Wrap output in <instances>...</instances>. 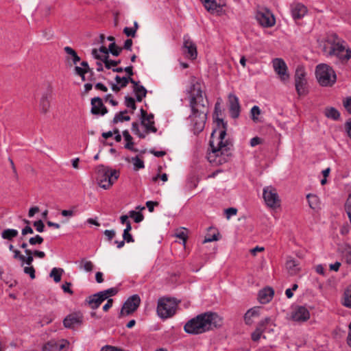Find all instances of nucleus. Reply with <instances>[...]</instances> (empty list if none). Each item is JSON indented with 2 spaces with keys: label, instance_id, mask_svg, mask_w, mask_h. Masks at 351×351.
<instances>
[{
  "label": "nucleus",
  "instance_id": "obj_1",
  "mask_svg": "<svg viewBox=\"0 0 351 351\" xmlns=\"http://www.w3.org/2000/svg\"><path fill=\"white\" fill-rule=\"evenodd\" d=\"M189 108L191 119L194 130L197 132L203 130L208 113V101L206 96L204 97L201 84L197 80H193L189 90Z\"/></svg>",
  "mask_w": 351,
  "mask_h": 351
},
{
  "label": "nucleus",
  "instance_id": "obj_2",
  "mask_svg": "<svg viewBox=\"0 0 351 351\" xmlns=\"http://www.w3.org/2000/svg\"><path fill=\"white\" fill-rule=\"evenodd\" d=\"M222 319L216 313L208 311L189 319L184 326V330L189 335H200L221 326Z\"/></svg>",
  "mask_w": 351,
  "mask_h": 351
},
{
  "label": "nucleus",
  "instance_id": "obj_3",
  "mask_svg": "<svg viewBox=\"0 0 351 351\" xmlns=\"http://www.w3.org/2000/svg\"><path fill=\"white\" fill-rule=\"evenodd\" d=\"M217 124L221 125L222 128L219 131V137L216 139V143L213 137V132L211 134V140L210 141V147L211 152L208 154L207 158L210 163L215 165L221 164L226 161L223 156H228L229 152L232 147L231 141L224 140L226 136L228 123L224 122L222 119H217Z\"/></svg>",
  "mask_w": 351,
  "mask_h": 351
},
{
  "label": "nucleus",
  "instance_id": "obj_4",
  "mask_svg": "<svg viewBox=\"0 0 351 351\" xmlns=\"http://www.w3.org/2000/svg\"><path fill=\"white\" fill-rule=\"evenodd\" d=\"M97 174V184L104 189H108L111 187L119 176L118 171L111 169L103 165L98 166Z\"/></svg>",
  "mask_w": 351,
  "mask_h": 351
},
{
  "label": "nucleus",
  "instance_id": "obj_5",
  "mask_svg": "<svg viewBox=\"0 0 351 351\" xmlns=\"http://www.w3.org/2000/svg\"><path fill=\"white\" fill-rule=\"evenodd\" d=\"M315 75L318 82L322 86H331L337 80L332 68L326 64H319L316 66Z\"/></svg>",
  "mask_w": 351,
  "mask_h": 351
},
{
  "label": "nucleus",
  "instance_id": "obj_6",
  "mask_svg": "<svg viewBox=\"0 0 351 351\" xmlns=\"http://www.w3.org/2000/svg\"><path fill=\"white\" fill-rule=\"evenodd\" d=\"M178 303L174 298H161L158 301L157 313L160 317L167 319L172 317L176 311Z\"/></svg>",
  "mask_w": 351,
  "mask_h": 351
},
{
  "label": "nucleus",
  "instance_id": "obj_7",
  "mask_svg": "<svg viewBox=\"0 0 351 351\" xmlns=\"http://www.w3.org/2000/svg\"><path fill=\"white\" fill-rule=\"evenodd\" d=\"M141 124L145 128L147 134L156 133L157 128L154 126V116L152 113L148 114L143 108L141 109Z\"/></svg>",
  "mask_w": 351,
  "mask_h": 351
},
{
  "label": "nucleus",
  "instance_id": "obj_8",
  "mask_svg": "<svg viewBox=\"0 0 351 351\" xmlns=\"http://www.w3.org/2000/svg\"><path fill=\"white\" fill-rule=\"evenodd\" d=\"M263 195L266 204L269 207H276L279 202V197L276 189L271 186L263 189Z\"/></svg>",
  "mask_w": 351,
  "mask_h": 351
},
{
  "label": "nucleus",
  "instance_id": "obj_9",
  "mask_svg": "<svg viewBox=\"0 0 351 351\" xmlns=\"http://www.w3.org/2000/svg\"><path fill=\"white\" fill-rule=\"evenodd\" d=\"M256 19L261 25L270 27L275 25L276 20L273 14L268 10H260L256 14Z\"/></svg>",
  "mask_w": 351,
  "mask_h": 351
},
{
  "label": "nucleus",
  "instance_id": "obj_10",
  "mask_svg": "<svg viewBox=\"0 0 351 351\" xmlns=\"http://www.w3.org/2000/svg\"><path fill=\"white\" fill-rule=\"evenodd\" d=\"M83 320V314L81 312H75L66 316L63 320V325L66 328L74 329L81 326Z\"/></svg>",
  "mask_w": 351,
  "mask_h": 351
},
{
  "label": "nucleus",
  "instance_id": "obj_11",
  "mask_svg": "<svg viewBox=\"0 0 351 351\" xmlns=\"http://www.w3.org/2000/svg\"><path fill=\"white\" fill-rule=\"evenodd\" d=\"M141 303L140 297L135 294L130 297L123 304L121 311V315H130L134 312Z\"/></svg>",
  "mask_w": 351,
  "mask_h": 351
},
{
  "label": "nucleus",
  "instance_id": "obj_12",
  "mask_svg": "<svg viewBox=\"0 0 351 351\" xmlns=\"http://www.w3.org/2000/svg\"><path fill=\"white\" fill-rule=\"evenodd\" d=\"M205 9L211 14L219 15L222 12V7L225 0H200Z\"/></svg>",
  "mask_w": 351,
  "mask_h": 351
},
{
  "label": "nucleus",
  "instance_id": "obj_13",
  "mask_svg": "<svg viewBox=\"0 0 351 351\" xmlns=\"http://www.w3.org/2000/svg\"><path fill=\"white\" fill-rule=\"evenodd\" d=\"M310 318V312L306 306H296L293 308L291 319L297 322H304Z\"/></svg>",
  "mask_w": 351,
  "mask_h": 351
},
{
  "label": "nucleus",
  "instance_id": "obj_14",
  "mask_svg": "<svg viewBox=\"0 0 351 351\" xmlns=\"http://www.w3.org/2000/svg\"><path fill=\"white\" fill-rule=\"evenodd\" d=\"M330 54L336 56L341 61L347 62L351 58V49L339 43L335 44L330 51Z\"/></svg>",
  "mask_w": 351,
  "mask_h": 351
},
{
  "label": "nucleus",
  "instance_id": "obj_15",
  "mask_svg": "<svg viewBox=\"0 0 351 351\" xmlns=\"http://www.w3.org/2000/svg\"><path fill=\"white\" fill-rule=\"evenodd\" d=\"M273 66L275 72L279 75L282 81L288 80L289 75L287 73V66L285 62L282 59H274L273 60Z\"/></svg>",
  "mask_w": 351,
  "mask_h": 351
},
{
  "label": "nucleus",
  "instance_id": "obj_16",
  "mask_svg": "<svg viewBox=\"0 0 351 351\" xmlns=\"http://www.w3.org/2000/svg\"><path fill=\"white\" fill-rule=\"evenodd\" d=\"M228 108L230 117L235 119L240 115L241 106L239 104V98L233 94L228 95Z\"/></svg>",
  "mask_w": 351,
  "mask_h": 351
},
{
  "label": "nucleus",
  "instance_id": "obj_17",
  "mask_svg": "<svg viewBox=\"0 0 351 351\" xmlns=\"http://www.w3.org/2000/svg\"><path fill=\"white\" fill-rule=\"evenodd\" d=\"M91 110L90 112L95 115L104 116L108 113V109L104 106L101 98L95 97L91 99L90 101Z\"/></svg>",
  "mask_w": 351,
  "mask_h": 351
},
{
  "label": "nucleus",
  "instance_id": "obj_18",
  "mask_svg": "<svg viewBox=\"0 0 351 351\" xmlns=\"http://www.w3.org/2000/svg\"><path fill=\"white\" fill-rule=\"evenodd\" d=\"M183 47L186 49V56L195 60L197 56V47L195 44L191 40L189 36L184 35L183 37Z\"/></svg>",
  "mask_w": 351,
  "mask_h": 351
},
{
  "label": "nucleus",
  "instance_id": "obj_19",
  "mask_svg": "<svg viewBox=\"0 0 351 351\" xmlns=\"http://www.w3.org/2000/svg\"><path fill=\"white\" fill-rule=\"evenodd\" d=\"M92 56L94 58L101 60L104 63L105 67L108 69H110L112 68V66H116L119 64L121 63V60H109V56L108 55H100L98 54V51L97 49H93L91 52Z\"/></svg>",
  "mask_w": 351,
  "mask_h": 351
},
{
  "label": "nucleus",
  "instance_id": "obj_20",
  "mask_svg": "<svg viewBox=\"0 0 351 351\" xmlns=\"http://www.w3.org/2000/svg\"><path fill=\"white\" fill-rule=\"evenodd\" d=\"M292 17L296 20L302 18L307 12V8L301 3L293 2L290 5Z\"/></svg>",
  "mask_w": 351,
  "mask_h": 351
},
{
  "label": "nucleus",
  "instance_id": "obj_21",
  "mask_svg": "<svg viewBox=\"0 0 351 351\" xmlns=\"http://www.w3.org/2000/svg\"><path fill=\"white\" fill-rule=\"evenodd\" d=\"M261 307L254 306L250 308L244 315V322L247 326H251L254 324V320L258 318L261 315Z\"/></svg>",
  "mask_w": 351,
  "mask_h": 351
},
{
  "label": "nucleus",
  "instance_id": "obj_22",
  "mask_svg": "<svg viewBox=\"0 0 351 351\" xmlns=\"http://www.w3.org/2000/svg\"><path fill=\"white\" fill-rule=\"evenodd\" d=\"M104 300H105L100 292H97L88 296L86 299V302L89 305L90 308L95 310L99 308Z\"/></svg>",
  "mask_w": 351,
  "mask_h": 351
},
{
  "label": "nucleus",
  "instance_id": "obj_23",
  "mask_svg": "<svg viewBox=\"0 0 351 351\" xmlns=\"http://www.w3.org/2000/svg\"><path fill=\"white\" fill-rule=\"evenodd\" d=\"M274 291L271 287H266L261 289L258 293V300L261 303L266 304L271 300Z\"/></svg>",
  "mask_w": 351,
  "mask_h": 351
},
{
  "label": "nucleus",
  "instance_id": "obj_24",
  "mask_svg": "<svg viewBox=\"0 0 351 351\" xmlns=\"http://www.w3.org/2000/svg\"><path fill=\"white\" fill-rule=\"evenodd\" d=\"M50 98L51 94L49 93H46L43 95L40 102V109L42 113L46 114L50 107Z\"/></svg>",
  "mask_w": 351,
  "mask_h": 351
},
{
  "label": "nucleus",
  "instance_id": "obj_25",
  "mask_svg": "<svg viewBox=\"0 0 351 351\" xmlns=\"http://www.w3.org/2000/svg\"><path fill=\"white\" fill-rule=\"evenodd\" d=\"M286 268L291 275L296 274L300 270L298 261L294 258L288 259L286 262Z\"/></svg>",
  "mask_w": 351,
  "mask_h": 351
},
{
  "label": "nucleus",
  "instance_id": "obj_26",
  "mask_svg": "<svg viewBox=\"0 0 351 351\" xmlns=\"http://www.w3.org/2000/svg\"><path fill=\"white\" fill-rule=\"evenodd\" d=\"M308 205L313 210H317L319 208V198L317 195L308 193L306 195Z\"/></svg>",
  "mask_w": 351,
  "mask_h": 351
},
{
  "label": "nucleus",
  "instance_id": "obj_27",
  "mask_svg": "<svg viewBox=\"0 0 351 351\" xmlns=\"http://www.w3.org/2000/svg\"><path fill=\"white\" fill-rule=\"evenodd\" d=\"M295 89L298 94L301 95H305L307 94L306 87V80H296L295 81Z\"/></svg>",
  "mask_w": 351,
  "mask_h": 351
},
{
  "label": "nucleus",
  "instance_id": "obj_28",
  "mask_svg": "<svg viewBox=\"0 0 351 351\" xmlns=\"http://www.w3.org/2000/svg\"><path fill=\"white\" fill-rule=\"evenodd\" d=\"M325 116L330 119L337 121L340 118V112L334 107H328L325 109Z\"/></svg>",
  "mask_w": 351,
  "mask_h": 351
},
{
  "label": "nucleus",
  "instance_id": "obj_29",
  "mask_svg": "<svg viewBox=\"0 0 351 351\" xmlns=\"http://www.w3.org/2000/svg\"><path fill=\"white\" fill-rule=\"evenodd\" d=\"M134 92L136 95V101L138 102H141L143 99L146 97L147 93V89L143 85L134 87Z\"/></svg>",
  "mask_w": 351,
  "mask_h": 351
},
{
  "label": "nucleus",
  "instance_id": "obj_30",
  "mask_svg": "<svg viewBox=\"0 0 351 351\" xmlns=\"http://www.w3.org/2000/svg\"><path fill=\"white\" fill-rule=\"evenodd\" d=\"M25 253L26 256H23V258L21 261V265L23 266L24 265H27L28 266L32 265L34 261V254L33 251L30 250H25Z\"/></svg>",
  "mask_w": 351,
  "mask_h": 351
},
{
  "label": "nucleus",
  "instance_id": "obj_31",
  "mask_svg": "<svg viewBox=\"0 0 351 351\" xmlns=\"http://www.w3.org/2000/svg\"><path fill=\"white\" fill-rule=\"evenodd\" d=\"M270 324L271 325V318L267 317L258 323L256 329H259L263 333L267 330V326Z\"/></svg>",
  "mask_w": 351,
  "mask_h": 351
},
{
  "label": "nucleus",
  "instance_id": "obj_32",
  "mask_svg": "<svg viewBox=\"0 0 351 351\" xmlns=\"http://www.w3.org/2000/svg\"><path fill=\"white\" fill-rule=\"evenodd\" d=\"M64 51L69 56H71L72 62L74 64H76L80 61V57L77 54L76 51L71 47L66 46L64 48Z\"/></svg>",
  "mask_w": 351,
  "mask_h": 351
},
{
  "label": "nucleus",
  "instance_id": "obj_33",
  "mask_svg": "<svg viewBox=\"0 0 351 351\" xmlns=\"http://www.w3.org/2000/svg\"><path fill=\"white\" fill-rule=\"evenodd\" d=\"M19 232L15 229H6L1 232V237L4 239L12 240L18 235Z\"/></svg>",
  "mask_w": 351,
  "mask_h": 351
},
{
  "label": "nucleus",
  "instance_id": "obj_34",
  "mask_svg": "<svg viewBox=\"0 0 351 351\" xmlns=\"http://www.w3.org/2000/svg\"><path fill=\"white\" fill-rule=\"evenodd\" d=\"M64 272L63 269L53 267L50 272V277L53 278L56 282H59L61 280L62 274Z\"/></svg>",
  "mask_w": 351,
  "mask_h": 351
},
{
  "label": "nucleus",
  "instance_id": "obj_35",
  "mask_svg": "<svg viewBox=\"0 0 351 351\" xmlns=\"http://www.w3.org/2000/svg\"><path fill=\"white\" fill-rule=\"evenodd\" d=\"M94 267L93 263L90 261L82 258L80 261V269H84L85 271L90 272L93 271Z\"/></svg>",
  "mask_w": 351,
  "mask_h": 351
},
{
  "label": "nucleus",
  "instance_id": "obj_36",
  "mask_svg": "<svg viewBox=\"0 0 351 351\" xmlns=\"http://www.w3.org/2000/svg\"><path fill=\"white\" fill-rule=\"evenodd\" d=\"M57 343L54 339L49 340L42 347V351H57Z\"/></svg>",
  "mask_w": 351,
  "mask_h": 351
},
{
  "label": "nucleus",
  "instance_id": "obj_37",
  "mask_svg": "<svg viewBox=\"0 0 351 351\" xmlns=\"http://www.w3.org/2000/svg\"><path fill=\"white\" fill-rule=\"evenodd\" d=\"M306 71L303 66H298L295 73V81L306 80Z\"/></svg>",
  "mask_w": 351,
  "mask_h": 351
},
{
  "label": "nucleus",
  "instance_id": "obj_38",
  "mask_svg": "<svg viewBox=\"0 0 351 351\" xmlns=\"http://www.w3.org/2000/svg\"><path fill=\"white\" fill-rule=\"evenodd\" d=\"M99 292L106 300L109 299V297L115 295L118 293V290L117 288L112 287Z\"/></svg>",
  "mask_w": 351,
  "mask_h": 351
},
{
  "label": "nucleus",
  "instance_id": "obj_39",
  "mask_svg": "<svg viewBox=\"0 0 351 351\" xmlns=\"http://www.w3.org/2000/svg\"><path fill=\"white\" fill-rule=\"evenodd\" d=\"M132 132L137 135L140 138H145L146 137L147 133L141 132L139 130V124L137 122H133L132 123Z\"/></svg>",
  "mask_w": 351,
  "mask_h": 351
},
{
  "label": "nucleus",
  "instance_id": "obj_40",
  "mask_svg": "<svg viewBox=\"0 0 351 351\" xmlns=\"http://www.w3.org/2000/svg\"><path fill=\"white\" fill-rule=\"evenodd\" d=\"M129 216L134 219V221L136 222V223H140L141 222L143 219H144V216L143 215L140 213V212H136L135 210H130L129 212Z\"/></svg>",
  "mask_w": 351,
  "mask_h": 351
},
{
  "label": "nucleus",
  "instance_id": "obj_41",
  "mask_svg": "<svg viewBox=\"0 0 351 351\" xmlns=\"http://www.w3.org/2000/svg\"><path fill=\"white\" fill-rule=\"evenodd\" d=\"M122 48L117 47L115 43H112L109 45V52L114 56H118L121 53Z\"/></svg>",
  "mask_w": 351,
  "mask_h": 351
},
{
  "label": "nucleus",
  "instance_id": "obj_42",
  "mask_svg": "<svg viewBox=\"0 0 351 351\" xmlns=\"http://www.w3.org/2000/svg\"><path fill=\"white\" fill-rule=\"evenodd\" d=\"M125 105L128 108H131L132 110V112L136 108L134 99L128 95L125 97Z\"/></svg>",
  "mask_w": 351,
  "mask_h": 351
},
{
  "label": "nucleus",
  "instance_id": "obj_43",
  "mask_svg": "<svg viewBox=\"0 0 351 351\" xmlns=\"http://www.w3.org/2000/svg\"><path fill=\"white\" fill-rule=\"evenodd\" d=\"M116 81V84L119 85L121 87H126L128 84V80H127V77H120L119 75H116L114 77Z\"/></svg>",
  "mask_w": 351,
  "mask_h": 351
},
{
  "label": "nucleus",
  "instance_id": "obj_44",
  "mask_svg": "<svg viewBox=\"0 0 351 351\" xmlns=\"http://www.w3.org/2000/svg\"><path fill=\"white\" fill-rule=\"evenodd\" d=\"M134 167L135 169H143L145 167L144 162L139 158L138 156H135L132 158Z\"/></svg>",
  "mask_w": 351,
  "mask_h": 351
},
{
  "label": "nucleus",
  "instance_id": "obj_45",
  "mask_svg": "<svg viewBox=\"0 0 351 351\" xmlns=\"http://www.w3.org/2000/svg\"><path fill=\"white\" fill-rule=\"evenodd\" d=\"M127 113H128L127 110H125L123 111H121V112L117 113L113 118L112 123L114 124H116L119 122L123 121L124 114H127Z\"/></svg>",
  "mask_w": 351,
  "mask_h": 351
},
{
  "label": "nucleus",
  "instance_id": "obj_46",
  "mask_svg": "<svg viewBox=\"0 0 351 351\" xmlns=\"http://www.w3.org/2000/svg\"><path fill=\"white\" fill-rule=\"evenodd\" d=\"M342 304L343 306L351 308V290L345 292L344 300Z\"/></svg>",
  "mask_w": 351,
  "mask_h": 351
},
{
  "label": "nucleus",
  "instance_id": "obj_47",
  "mask_svg": "<svg viewBox=\"0 0 351 351\" xmlns=\"http://www.w3.org/2000/svg\"><path fill=\"white\" fill-rule=\"evenodd\" d=\"M43 238L38 234H36L35 237H31L29 239V243L31 245H40V244L43 243Z\"/></svg>",
  "mask_w": 351,
  "mask_h": 351
},
{
  "label": "nucleus",
  "instance_id": "obj_48",
  "mask_svg": "<svg viewBox=\"0 0 351 351\" xmlns=\"http://www.w3.org/2000/svg\"><path fill=\"white\" fill-rule=\"evenodd\" d=\"M251 118L252 119L256 122L258 121L257 115H259L261 114V110L258 106H254L251 109Z\"/></svg>",
  "mask_w": 351,
  "mask_h": 351
},
{
  "label": "nucleus",
  "instance_id": "obj_49",
  "mask_svg": "<svg viewBox=\"0 0 351 351\" xmlns=\"http://www.w3.org/2000/svg\"><path fill=\"white\" fill-rule=\"evenodd\" d=\"M23 271L25 274L29 275L31 279H34L36 278L35 269L32 265H27L23 269Z\"/></svg>",
  "mask_w": 351,
  "mask_h": 351
},
{
  "label": "nucleus",
  "instance_id": "obj_50",
  "mask_svg": "<svg viewBox=\"0 0 351 351\" xmlns=\"http://www.w3.org/2000/svg\"><path fill=\"white\" fill-rule=\"evenodd\" d=\"M75 73L81 77L82 81H85V74L88 73L87 71L82 69V67L75 66L74 68Z\"/></svg>",
  "mask_w": 351,
  "mask_h": 351
},
{
  "label": "nucleus",
  "instance_id": "obj_51",
  "mask_svg": "<svg viewBox=\"0 0 351 351\" xmlns=\"http://www.w3.org/2000/svg\"><path fill=\"white\" fill-rule=\"evenodd\" d=\"M57 343V351H61L64 348H65L66 346L69 345V341L64 339H62L60 341H56Z\"/></svg>",
  "mask_w": 351,
  "mask_h": 351
},
{
  "label": "nucleus",
  "instance_id": "obj_52",
  "mask_svg": "<svg viewBox=\"0 0 351 351\" xmlns=\"http://www.w3.org/2000/svg\"><path fill=\"white\" fill-rule=\"evenodd\" d=\"M184 230L186 229L183 228L182 230H180L176 233V237L182 240L183 245H185L187 239V235L184 232Z\"/></svg>",
  "mask_w": 351,
  "mask_h": 351
},
{
  "label": "nucleus",
  "instance_id": "obj_53",
  "mask_svg": "<svg viewBox=\"0 0 351 351\" xmlns=\"http://www.w3.org/2000/svg\"><path fill=\"white\" fill-rule=\"evenodd\" d=\"M42 35L46 40H49L52 38L53 36V32L51 29H46L42 32Z\"/></svg>",
  "mask_w": 351,
  "mask_h": 351
},
{
  "label": "nucleus",
  "instance_id": "obj_54",
  "mask_svg": "<svg viewBox=\"0 0 351 351\" xmlns=\"http://www.w3.org/2000/svg\"><path fill=\"white\" fill-rule=\"evenodd\" d=\"M108 241L110 242L116 235V232L114 230H106L104 232Z\"/></svg>",
  "mask_w": 351,
  "mask_h": 351
},
{
  "label": "nucleus",
  "instance_id": "obj_55",
  "mask_svg": "<svg viewBox=\"0 0 351 351\" xmlns=\"http://www.w3.org/2000/svg\"><path fill=\"white\" fill-rule=\"evenodd\" d=\"M34 226L38 232H43L45 230V225L42 220H38L34 222Z\"/></svg>",
  "mask_w": 351,
  "mask_h": 351
},
{
  "label": "nucleus",
  "instance_id": "obj_56",
  "mask_svg": "<svg viewBox=\"0 0 351 351\" xmlns=\"http://www.w3.org/2000/svg\"><path fill=\"white\" fill-rule=\"evenodd\" d=\"M123 33L127 36L135 37V36H136V29H133L132 27H125L123 29Z\"/></svg>",
  "mask_w": 351,
  "mask_h": 351
},
{
  "label": "nucleus",
  "instance_id": "obj_57",
  "mask_svg": "<svg viewBox=\"0 0 351 351\" xmlns=\"http://www.w3.org/2000/svg\"><path fill=\"white\" fill-rule=\"evenodd\" d=\"M123 239L127 243H133L134 241L132 235L130 233V232L127 231H123Z\"/></svg>",
  "mask_w": 351,
  "mask_h": 351
},
{
  "label": "nucleus",
  "instance_id": "obj_58",
  "mask_svg": "<svg viewBox=\"0 0 351 351\" xmlns=\"http://www.w3.org/2000/svg\"><path fill=\"white\" fill-rule=\"evenodd\" d=\"M262 332L259 329H256L251 335L252 339L254 341H258L262 335Z\"/></svg>",
  "mask_w": 351,
  "mask_h": 351
},
{
  "label": "nucleus",
  "instance_id": "obj_59",
  "mask_svg": "<svg viewBox=\"0 0 351 351\" xmlns=\"http://www.w3.org/2000/svg\"><path fill=\"white\" fill-rule=\"evenodd\" d=\"M71 283L69 282H66L65 283H64L62 285V290L64 291V292L65 293H68L69 294H73V290L71 289Z\"/></svg>",
  "mask_w": 351,
  "mask_h": 351
},
{
  "label": "nucleus",
  "instance_id": "obj_60",
  "mask_svg": "<svg viewBox=\"0 0 351 351\" xmlns=\"http://www.w3.org/2000/svg\"><path fill=\"white\" fill-rule=\"evenodd\" d=\"M100 351H124V350L121 348H117V347H114L112 346L106 345V346H103L101 348Z\"/></svg>",
  "mask_w": 351,
  "mask_h": 351
},
{
  "label": "nucleus",
  "instance_id": "obj_61",
  "mask_svg": "<svg viewBox=\"0 0 351 351\" xmlns=\"http://www.w3.org/2000/svg\"><path fill=\"white\" fill-rule=\"evenodd\" d=\"M104 100H105L106 102H109L113 106H116L118 105V101H117L116 100L113 99L112 94H107L104 97Z\"/></svg>",
  "mask_w": 351,
  "mask_h": 351
},
{
  "label": "nucleus",
  "instance_id": "obj_62",
  "mask_svg": "<svg viewBox=\"0 0 351 351\" xmlns=\"http://www.w3.org/2000/svg\"><path fill=\"white\" fill-rule=\"evenodd\" d=\"M345 258L347 263L351 264V247L349 246L345 250L344 254Z\"/></svg>",
  "mask_w": 351,
  "mask_h": 351
},
{
  "label": "nucleus",
  "instance_id": "obj_63",
  "mask_svg": "<svg viewBox=\"0 0 351 351\" xmlns=\"http://www.w3.org/2000/svg\"><path fill=\"white\" fill-rule=\"evenodd\" d=\"M226 217L229 219L231 216L235 215L237 210L234 208H228L226 210Z\"/></svg>",
  "mask_w": 351,
  "mask_h": 351
},
{
  "label": "nucleus",
  "instance_id": "obj_64",
  "mask_svg": "<svg viewBox=\"0 0 351 351\" xmlns=\"http://www.w3.org/2000/svg\"><path fill=\"white\" fill-rule=\"evenodd\" d=\"M343 106L346 109V110L348 112V113L351 114V97L347 98L343 101Z\"/></svg>",
  "mask_w": 351,
  "mask_h": 351
}]
</instances>
